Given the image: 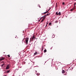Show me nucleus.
<instances>
[{
  "mask_svg": "<svg viewBox=\"0 0 76 76\" xmlns=\"http://www.w3.org/2000/svg\"><path fill=\"white\" fill-rule=\"evenodd\" d=\"M4 57H3V58H0V61H2V60H4Z\"/></svg>",
  "mask_w": 76,
  "mask_h": 76,
  "instance_id": "3",
  "label": "nucleus"
},
{
  "mask_svg": "<svg viewBox=\"0 0 76 76\" xmlns=\"http://www.w3.org/2000/svg\"><path fill=\"white\" fill-rule=\"evenodd\" d=\"M74 4H74V6H75V4H76V3H74Z\"/></svg>",
  "mask_w": 76,
  "mask_h": 76,
  "instance_id": "27",
  "label": "nucleus"
},
{
  "mask_svg": "<svg viewBox=\"0 0 76 76\" xmlns=\"http://www.w3.org/2000/svg\"><path fill=\"white\" fill-rule=\"evenodd\" d=\"M45 63H46V62H45Z\"/></svg>",
  "mask_w": 76,
  "mask_h": 76,
  "instance_id": "38",
  "label": "nucleus"
},
{
  "mask_svg": "<svg viewBox=\"0 0 76 76\" xmlns=\"http://www.w3.org/2000/svg\"><path fill=\"white\" fill-rule=\"evenodd\" d=\"M65 4V3L64 2H63L62 4H63V5H64V4Z\"/></svg>",
  "mask_w": 76,
  "mask_h": 76,
  "instance_id": "25",
  "label": "nucleus"
},
{
  "mask_svg": "<svg viewBox=\"0 0 76 76\" xmlns=\"http://www.w3.org/2000/svg\"><path fill=\"white\" fill-rule=\"evenodd\" d=\"M50 15V13L47 14V15H46V16H48V15Z\"/></svg>",
  "mask_w": 76,
  "mask_h": 76,
  "instance_id": "21",
  "label": "nucleus"
},
{
  "mask_svg": "<svg viewBox=\"0 0 76 76\" xmlns=\"http://www.w3.org/2000/svg\"><path fill=\"white\" fill-rule=\"evenodd\" d=\"M7 66H8L10 68V66H11V65L10 64H9L7 65Z\"/></svg>",
  "mask_w": 76,
  "mask_h": 76,
  "instance_id": "4",
  "label": "nucleus"
},
{
  "mask_svg": "<svg viewBox=\"0 0 76 76\" xmlns=\"http://www.w3.org/2000/svg\"><path fill=\"white\" fill-rule=\"evenodd\" d=\"M74 9H75V7H76V6H75V5H74Z\"/></svg>",
  "mask_w": 76,
  "mask_h": 76,
  "instance_id": "17",
  "label": "nucleus"
},
{
  "mask_svg": "<svg viewBox=\"0 0 76 76\" xmlns=\"http://www.w3.org/2000/svg\"><path fill=\"white\" fill-rule=\"evenodd\" d=\"M37 73V71H36V73Z\"/></svg>",
  "mask_w": 76,
  "mask_h": 76,
  "instance_id": "30",
  "label": "nucleus"
},
{
  "mask_svg": "<svg viewBox=\"0 0 76 76\" xmlns=\"http://www.w3.org/2000/svg\"><path fill=\"white\" fill-rule=\"evenodd\" d=\"M42 18H44V17L43 16V17H42L40 19H42Z\"/></svg>",
  "mask_w": 76,
  "mask_h": 76,
  "instance_id": "28",
  "label": "nucleus"
},
{
  "mask_svg": "<svg viewBox=\"0 0 76 76\" xmlns=\"http://www.w3.org/2000/svg\"><path fill=\"white\" fill-rule=\"evenodd\" d=\"M10 70H7V73H9V72H10Z\"/></svg>",
  "mask_w": 76,
  "mask_h": 76,
  "instance_id": "11",
  "label": "nucleus"
},
{
  "mask_svg": "<svg viewBox=\"0 0 76 76\" xmlns=\"http://www.w3.org/2000/svg\"><path fill=\"white\" fill-rule=\"evenodd\" d=\"M3 65H4V64H2L1 65V67H3Z\"/></svg>",
  "mask_w": 76,
  "mask_h": 76,
  "instance_id": "26",
  "label": "nucleus"
},
{
  "mask_svg": "<svg viewBox=\"0 0 76 76\" xmlns=\"http://www.w3.org/2000/svg\"><path fill=\"white\" fill-rule=\"evenodd\" d=\"M28 40H29V38L27 37L26 38V39L25 41V43L26 45L28 44Z\"/></svg>",
  "mask_w": 76,
  "mask_h": 76,
  "instance_id": "2",
  "label": "nucleus"
},
{
  "mask_svg": "<svg viewBox=\"0 0 76 76\" xmlns=\"http://www.w3.org/2000/svg\"><path fill=\"white\" fill-rule=\"evenodd\" d=\"M46 16H47V15H45L43 16V18H44V17H46Z\"/></svg>",
  "mask_w": 76,
  "mask_h": 76,
  "instance_id": "23",
  "label": "nucleus"
},
{
  "mask_svg": "<svg viewBox=\"0 0 76 76\" xmlns=\"http://www.w3.org/2000/svg\"><path fill=\"white\" fill-rule=\"evenodd\" d=\"M15 38H16V37H15Z\"/></svg>",
  "mask_w": 76,
  "mask_h": 76,
  "instance_id": "36",
  "label": "nucleus"
},
{
  "mask_svg": "<svg viewBox=\"0 0 76 76\" xmlns=\"http://www.w3.org/2000/svg\"><path fill=\"white\" fill-rule=\"evenodd\" d=\"M43 21H44L43 20H41V22H42Z\"/></svg>",
  "mask_w": 76,
  "mask_h": 76,
  "instance_id": "24",
  "label": "nucleus"
},
{
  "mask_svg": "<svg viewBox=\"0 0 76 76\" xmlns=\"http://www.w3.org/2000/svg\"><path fill=\"white\" fill-rule=\"evenodd\" d=\"M7 56L8 57H10V55H7Z\"/></svg>",
  "mask_w": 76,
  "mask_h": 76,
  "instance_id": "22",
  "label": "nucleus"
},
{
  "mask_svg": "<svg viewBox=\"0 0 76 76\" xmlns=\"http://www.w3.org/2000/svg\"><path fill=\"white\" fill-rule=\"evenodd\" d=\"M43 14H45V12H44L43 13Z\"/></svg>",
  "mask_w": 76,
  "mask_h": 76,
  "instance_id": "31",
  "label": "nucleus"
},
{
  "mask_svg": "<svg viewBox=\"0 0 76 76\" xmlns=\"http://www.w3.org/2000/svg\"><path fill=\"white\" fill-rule=\"evenodd\" d=\"M59 15H61V12H59L58 13Z\"/></svg>",
  "mask_w": 76,
  "mask_h": 76,
  "instance_id": "14",
  "label": "nucleus"
},
{
  "mask_svg": "<svg viewBox=\"0 0 76 76\" xmlns=\"http://www.w3.org/2000/svg\"><path fill=\"white\" fill-rule=\"evenodd\" d=\"M72 69H70V68H69L68 69V70H72Z\"/></svg>",
  "mask_w": 76,
  "mask_h": 76,
  "instance_id": "13",
  "label": "nucleus"
},
{
  "mask_svg": "<svg viewBox=\"0 0 76 76\" xmlns=\"http://www.w3.org/2000/svg\"><path fill=\"white\" fill-rule=\"evenodd\" d=\"M39 7H40V8H41V7L39 6Z\"/></svg>",
  "mask_w": 76,
  "mask_h": 76,
  "instance_id": "34",
  "label": "nucleus"
},
{
  "mask_svg": "<svg viewBox=\"0 0 76 76\" xmlns=\"http://www.w3.org/2000/svg\"><path fill=\"white\" fill-rule=\"evenodd\" d=\"M73 9H71V11H73Z\"/></svg>",
  "mask_w": 76,
  "mask_h": 76,
  "instance_id": "29",
  "label": "nucleus"
},
{
  "mask_svg": "<svg viewBox=\"0 0 76 76\" xmlns=\"http://www.w3.org/2000/svg\"><path fill=\"white\" fill-rule=\"evenodd\" d=\"M5 53V52L4 53Z\"/></svg>",
  "mask_w": 76,
  "mask_h": 76,
  "instance_id": "37",
  "label": "nucleus"
},
{
  "mask_svg": "<svg viewBox=\"0 0 76 76\" xmlns=\"http://www.w3.org/2000/svg\"><path fill=\"white\" fill-rule=\"evenodd\" d=\"M38 53L37 52H36L34 53V56H35V55H37V53Z\"/></svg>",
  "mask_w": 76,
  "mask_h": 76,
  "instance_id": "6",
  "label": "nucleus"
},
{
  "mask_svg": "<svg viewBox=\"0 0 76 76\" xmlns=\"http://www.w3.org/2000/svg\"><path fill=\"white\" fill-rule=\"evenodd\" d=\"M35 36H33V37H31L30 39L29 42H32L33 41H34V39H35Z\"/></svg>",
  "mask_w": 76,
  "mask_h": 76,
  "instance_id": "1",
  "label": "nucleus"
},
{
  "mask_svg": "<svg viewBox=\"0 0 76 76\" xmlns=\"http://www.w3.org/2000/svg\"><path fill=\"white\" fill-rule=\"evenodd\" d=\"M48 23H47V24H46V26L45 27H47V24H48Z\"/></svg>",
  "mask_w": 76,
  "mask_h": 76,
  "instance_id": "19",
  "label": "nucleus"
},
{
  "mask_svg": "<svg viewBox=\"0 0 76 76\" xmlns=\"http://www.w3.org/2000/svg\"><path fill=\"white\" fill-rule=\"evenodd\" d=\"M7 76V75H3V76Z\"/></svg>",
  "mask_w": 76,
  "mask_h": 76,
  "instance_id": "32",
  "label": "nucleus"
},
{
  "mask_svg": "<svg viewBox=\"0 0 76 76\" xmlns=\"http://www.w3.org/2000/svg\"><path fill=\"white\" fill-rule=\"evenodd\" d=\"M50 50H51V48H50Z\"/></svg>",
  "mask_w": 76,
  "mask_h": 76,
  "instance_id": "35",
  "label": "nucleus"
},
{
  "mask_svg": "<svg viewBox=\"0 0 76 76\" xmlns=\"http://www.w3.org/2000/svg\"><path fill=\"white\" fill-rule=\"evenodd\" d=\"M43 50H44V49L42 47V48L41 49L42 51H43Z\"/></svg>",
  "mask_w": 76,
  "mask_h": 76,
  "instance_id": "16",
  "label": "nucleus"
},
{
  "mask_svg": "<svg viewBox=\"0 0 76 76\" xmlns=\"http://www.w3.org/2000/svg\"><path fill=\"white\" fill-rule=\"evenodd\" d=\"M43 13H42V15Z\"/></svg>",
  "mask_w": 76,
  "mask_h": 76,
  "instance_id": "33",
  "label": "nucleus"
},
{
  "mask_svg": "<svg viewBox=\"0 0 76 76\" xmlns=\"http://www.w3.org/2000/svg\"><path fill=\"white\" fill-rule=\"evenodd\" d=\"M46 52H47V50H44V53H46Z\"/></svg>",
  "mask_w": 76,
  "mask_h": 76,
  "instance_id": "10",
  "label": "nucleus"
},
{
  "mask_svg": "<svg viewBox=\"0 0 76 76\" xmlns=\"http://www.w3.org/2000/svg\"><path fill=\"white\" fill-rule=\"evenodd\" d=\"M10 69V68L7 66L6 67V70H8V69Z\"/></svg>",
  "mask_w": 76,
  "mask_h": 76,
  "instance_id": "5",
  "label": "nucleus"
},
{
  "mask_svg": "<svg viewBox=\"0 0 76 76\" xmlns=\"http://www.w3.org/2000/svg\"><path fill=\"white\" fill-rule=\"evenodd\" d=\"M64 72H65L64 71V70H63L62 71V73H63V74L64 73Z\"/></svg>",
  "mask_w": 76,
  "mask_h": 76,
  "instance_id": "9",
  "label": "nucleus"
},
{
  "mask_svg": "<svg viewBox=\"0 0 76 76\" xmlns=\"http://www.w3.org/2000/svg\"><path fill=\"white\" fill-rule=\"evenodd\" d=\"M56 15H58V12H56Z\"/></svg>",
  "mask_w": 76,
  "mask_h": 76,
  "instance_id": "15",
  "label": "nucleus"
},
{
  "mask_svg": "<svg viewBox=\"0 0 76 76\" xmlns=\"http://www.w3.org/2000/svg\"><path fill=\"white\" fill-rule=\"evenodd\" d=\"M48 12V11H47L46 12H45V13H47V12Z\"/></svg>",
  "mask_w": 76,
  "mask_h": 76,
  "instance_id": "20",
  "label": "nucleus"
},
{
  "mask_svg": "<svg viewBox=\"0 0 76 76\" xmlns=\"http://www.w3.org/2000/svg\"><path fill=\"white\" fill-rule=\"evenodd\" d=\"M37 75H38V74H37Z\"/></svg>",
  "mask_w": 76,
  "mask_h": 76,
  "instance_id": "39",
  "label": "nucleus"
},
{
  "mask_svg": "<svg viewBox=\"0 0 76 76\" xmlns=\"http://www.w3.org/2000/svg\"><path fill=\"white\" fill-rule=\"evenodd\" d=\"M51 24H52V23H50L49 24V25H51Z\"/></svg>",
  "mask_w": 76,
  "mask_h": 76,
  "instance_id": "18",
  "label": "nucleus"
},
{
  "mask_svg": "<svg viewBox=\"0 0 76 76\" xmlns=\"http://www.w3.org/2000/svg\"><path fill=\"white\" fill-rule=\"evenodd\" d=\"M46 17H47V16L43 17V19L42 20H45V19Z\"/></svg>",
  "mask_w": 76,
  "mask_h": 76,
  "instance_id": "8",
  "label": "nucleus"
},
{
  "mask_svg": "<svg viewBox=\"0 0 76 76\" xmlns=\"http://www.w3.org/2000/svg\"><path fill=\"white\" fill-rule=\"evenodd\" d=\"M54 37H55V35L53 34L52 36V38H54Z\"/></svg>",
  "mask_w": 76,
  "mask_h": 76,
  "instance_id": "12",
  "label": "nucleus"
},
{
  "mask_svg": "<svg viewBox=\"0 0 76 76\" xmlns=\"http://www.w3.org/2000/svg\"><path fill=\"white\" fill-rule=\"evenodd\" d=\"M25 38H23V40H22V43H23V42H25V41H24V40L25 39Z\"/></svg>",
  "mask_w": 76,
  "mask_h": 76,
  "instance_id": "7",
  "label": "nucleus"
}]
</instances>
